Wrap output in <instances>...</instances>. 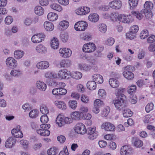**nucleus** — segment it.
Masks as SVG:
<instances>
[{
  "instance_id": "423d86ee",
  "label": "nucleus",
  "mask_w": 155,
  "mask_h": 155,
  "mask_svg": "<svg viewBox=\"0 0 155 155\" xmlns=\"http://www.w3.org/2000/svg\"><path fill=\"white\" fill-rule=\"evenodd\" d=\"M5 63L7 66L11 68H15L18 65L17 61L12 57L8 58L6 60Z\"/></svg>"
},
{
  "instance_id": "58836bf2",
  "label": "nucleus",
  "mask_w": 155,
  "mask_h": 155,
  "mask_svg": "<svg viewBox=\"0 0 155 155\" xmlns=\"http://www.w3.org/2000/svg\"><path fill=\"white\" fill-rule=\"evenodd\" d=\"M128 3L130 9H133L137 7L138 5V0H129Z\"/></svg>"
},
{
  "instance_id": "b1692460",
  "label": "nucleus",
  "mask_w": 155,
  "mask_h": 155,
  "mask_svg": "<svg viewBox=\"0 0 155 155\" xmlns=\"http://www.w3.org/2000/svg\"><path fill=\"white\" fill-rule=\"evenodd\" d=\"M71 64V61L69 59H64L60 63L61 67L67 68L70 67Z\"/></svg>"
},
{
  "instance_id": "a211bd4d",
  "label": "nucleus",
  "mask_w": 155,
  "mask_h": 155,
  "mask_svg": "<svg viewBox=\"0 0 155 155\" xmlns=\"http://www.w3.org/2000/svg\"><path fill=\"white\" fill-rule=\"evenodd\" d=\"M131 153V149L127 146H124L122 147L120 150V154L121 155H130Z\"/></svg>"
},
{
  "instance_id": "c9c22d12",
  "label": "nucleus",
  "mask_w": 155,
  "mask_h": 155,
  "mask_svg": "<svg viewBox=\"0 0 155 155\" xmlns=\"http://www.w3.org/2000/svg\"><path fill=\"white\" fill-rule=\"evenodd\" d=\"M70 75L71 76L72 78L76 79H79L82 77V74L78 71L73 72L71 74H70Z\"/></svg>"
},
{
  "instance_id": "0eeeda50",
  "label": "nucleus",
  "mask_w": 155,
  "mask_h": 155,
  "mask_svg": "<svg viewBox=\"0 0 155 155\" xmlns=\"http://www.w3.org/2000/svg\"><path fill=\"white\" fill-rule=\"evenodd\" d=\"M117 18L120 22L126 23H129L133 21V19L131 15H130L127 16L121 14L119 15L118 16Z\"/></svg>"
},
{
  "instance_id": "0e129e2a",
  "label": "nucleus",
  "mask_w": 155,
  "mask_h": 155,
  "mask_svg": "<svg viewBox=\"0 0 155 155\" xmlns=\"http://www.w3.org/2000/svg\"><path fill=\"white\" fill-rule=\"evenodd\" d=\"M139 30L138 26L134 25L132 26L130 28V32L136 34Z\"/></svg>"
},
{
  "instance_id": "5701e85b",
  "label": "nucleus",
  "mask_w": 155,
  "mask_h": 155,
  "mask_svg": "<svg viewBox=\"0 0 155 155\" xmlns=\"http://www.w3.org/2000/svg\"><path fill=\"white\" fill-rule=\"evenodd\" d=\"M56 121L59 127H61L64 124V119L63 116L59 115L56 118Z\"/></svg>"
},
{
  "instance_id": "aec40b11",
  "label": "nucleus",
  "mask_w": 155,
  "mask_h": 155,
  "mask_svg": "<svg viewBox=\"0 0 155 155\" xmlns=\"http://www.w3.org/2000/svg\"><path fill=\"white\" fill-rule=\"evenodd\" d=\"M59 75L61 79H68L70 74L67 72L66 70L63 69L59 71L58 72Z\"/></svg>"
},
{
  "instance_id": "a18cd8bd",
  "label": "nucleus",
  "mask_w": 155,
  "mask_h": 155,
  "mask_svg": "<svg viewBox=\"0 0 155 155\" xmlns=\"http://www.w3.org/2000/svg\"><path fill=\"white\" fill-rule=\"evenodd\" d=\"M48 155H55L57 153V149L55 147L51 148L47 151Z\"/></svg>"
},
{
  "instance_id": "f257e3e1",
  "label": "nucleus",
  "mask_w": 155,
  "mask_h": 155,
  "mask_svg": "<svg viewBox=\"0 0 155 155\" xmlns=\"http://www.w3.org/2000/svg\"><path fill=\"white\" fill-rule=\"evenodd\" d=\"M31 127L32 129L35 130L37 133L41 136H47L50 134V131L48 130L50 127V124H42L40 125V129H38V126L34 123H32Z\"/></svg>"
},
{
  "instance_id": "e433bc0d",
  "label": "nucleus",
  "mask_w": 155,
  "mask_h": 155,
  "mask_svg": "<svg viewBox=\"0 0 155 155\" xmlns=\"http://www.w3.org/2000/svg\"><path fill=\"white\" fill-rule=\"evenodd\" d=\"M22 74V71L19 69L12 70L10 74L13 77H17L20 76Z\"/></svg>"
},
{
  "instance_id": "de8ad7c7",
  "label": "nucleus",
  "mask_w": 155,
  "mask_h": 155,
  "mask_svg": "<svg viewBox=\"0 0 155 155\" xmlns=\"http://www.w3.org/2000/svg\"><path fill=\"white\" fill-rule=\"evenodd\" d=\"M20 144L23 146L24 149H27L29 147V143L28 141L25 140H22L20 141Z\"/></svg>"
},
{
  "instance_id": "1a4fd4ad",
  "label": "nucleus",
  "mask_w": 155,
  "mask_h": 155,
  "mask_svg": "<svg viewBox=\"0 0 155 155\" xmlns=\"http://www.w3.org/2000/svg\"><path fill=\"white\" fill-rule=\"evenodd\" d=\"M59 51L60 56L64 58L69 57L72 54L71 51L67 48H61Z\"/></svg>"
},
{
  "instance_id": "bf43d9fd",
  "label": "nucleus",
  "mask_w": 155,
  "mask_h": 155,
  "mask_svg": "<svg viewBox=\"0 0 155 155\" xmlns=\"http://www.w3.org/2000/svg\"><path fill=\"white\" fill-rule=\"evenodd\" d=\"M98 95L101 97L105 98L106 97V93L105 90L103 89H100L98 91Z\"/></svg>"
},
{
  "instance_id": "864d4df0",
  "label": "nucleus",
  "mask_w": 155,
  "mask_h": 155,
  "mask_svg": "<svg viewBox=\"0 0 155 155\" xmlns=\"http://www.w3.org/2000/svg\"><path fill=\"white\" fill-rule=\"evenodd\" d=\"M131 13L133 15L136 16V18L139 20H140L142 18V15L138 12L132 11L131 12Z\"/></svg>"
},
{
  "instance_id": "9b49d317",
  "label": "nucleus",
  "mask_w": 155,
  "mask_h": 155,
  "mask_svg": "<svg viewBox=\"0 0 155 155\" xmlns=\"http://www.w3.org/2000/svg\"><path fill=\"white\" fill-rule=\"evenodd\" d=\"M45 35L43 33L33 35L31 38V41L33 43H37L44 40Z\"/></svg>"
},
{
  "instance_id": "c03bdc74",
  "label": "nucleus",
  "mask_w": 155,
  "mask_h": 155,
  "mask_svg": "<svg viewBox=\"0 0 155 155\" xmlns=\"http://www.w3.org/2000/svg\"><path fill=\"white\" fill-rule=\"evenodd\" d=\"M110 110V108L108 106L105 107L101 112V115L103 117H106L109 114Z\"/></svg>"
},
{
  "instance_id": "f704fd0d",
  "label": "nucleus",
  "mask_w": 155,
  "mask_h": 155,
  "mask_svg": "<svg viewBox=\"0 0 155 155\" xmlns=\"http://www.w3.org/2000/svg\"><path fill=\"white\" fill-rule=\"evenodd\" d=\"M44 9L41 6H36L35 8V12L36 14L38 15H41L44 13Z\"/></svg>"
},
{
  "instance_id": "6e6552de",
  "label": "nucleus",
  "mask_w": 155,
  "mask_h": 155,
  "mask_svg": "<svg viewBox=\"0 0 155 155\" xmlns=\"http://www.w3.org/2000/svg\"><path fill=\"white\" fill-rule=\"evenodd\" d=\"M87 24L84 21H79L75 24L74 28L77 31H83L87 28Z\"/></svg>"
},
{
  "instance_id": "c85d7f7f",
  "label": "nucleus",
  "mask_w": 155,
  "mask_h": 155,
  "mask_svg": "<svg viewBox=\"0 0 155 155\" xmlns=\"http://www.w3.org/2000/svg\"><path fill=\"white\" fill-rule=\"evenodd\" d=\"M88 19L90 21L95 22L99 20V16L97 14L93 13L89 16Z\"/></svg>"
},
{
  "instance_id": "2eb2a0df",
  "label": "nucleus",
  "mask_w": 155,
  "mask_h": 155,
  "mask_svg": "<svg viewBox=\"0 0 155 155\" xmlns=\"http://www.w3.org/2000/svg\"><path fill=\"white\" fill-rule=\"evenodd\" d=\"M36 87L39 91H44L47 88L46 84L41 81H38L35 84Z\"/></svg>"
},
{
  "instance_id": "ddd939ff",
  "label": "nucleus",
  "mask_w": 155,
  "mask_h": 155,
  "mask_svg": "<svg viewBox=\"0 0 155 155\" xmlns=\"http://www.w3.org/2000/svg\"><path fill=\"white\" fill-rule=\"evenodd\" d=\"M122 5V2L120 0L113 1L110 2L109 4V6L110 7L115 9H120Z\"/></svg>"
},
{
  "instance_id": "774afa93",
  "label": "nucleus",
  "mask_w": 155,
  "mask_h": 155,
  "mask_svg": "<svg viewBox=\"0 0 155 155\" xmlns=\"http://www.w3.org/2000/svg\"><path fill=\"white\" fill-rule=\"evenodd\" d=\"M57 140L61 143H62L65 142L66 138L64 136L60 135L57 137Z\"/></svg>"
},
{
  "instance_id": "6ab92c4d",
  "label": "nucleus",
  "mask_w": 155,
  "mask_h": 155,
  "mask_svg": "<svg viewBox=\"0 0 155 155\" xmlns=\"http://www.w3.org/2000/svg\"><path fill=\"white\" fill-rule=\"evenodd\" d=\"M92 79L97 84H101L103 82V78L102 76L98 74L93 75L92 77Z\"/></svg>"
},
{
  "instance_id": "c756f323",
  "label": "nucleus",
  "mask_w": 155,
  "mask_h": 155,
  "mask_svg": "<svg viewBox=\"0 0 155 155\" xmlns=\"http://www.w3.org/2000/svg\"><path fill=\"white\" fill-rule=\"evenodd\" d=\"M133 142L134 143V145L137 148L141 147L143 144L142 141L136 137L133 138Z\"/></svg>"
},
{
  "instance_id": "6e6d98bb",
  "label": "nucleus",
  "mask_w": 155,
  "mask_h": 155,
  "mask_svg": "<svg viewBox=\"0 0 155 155\" xmlns=\"http://www.w3.org/2000/svg\"><path fill=\"white\" fill-rule=\"evenodd\" d=\"M153 103H148L146 106L145 107L146 111L147 113L149 112L152 110L153 109Z\"/></svg>"
},
{
  "instance_id": "412c9836",
  "label": "nucleus",
  "mask_w": 155,
  "mask_h": 155,
  "mask_svg": "<svg viewBox=\"0 0 155 155\" xmlns=\"http://www.w3.org/2000/svg\"><path fill=\"white\" fill-rule=\"evenodd\" d=\"M36 52L39 53L44 54L47 52L46 47L42 44H39L37 45L35 48Z\"/></svg>"
},
{
  "instance_id": "bb28decb",
  "label": "nucleus",
  "mask_w": 155,
  "mask_h": 155,
  "mask_svg": "<svg viewBox=\"0 0 155 155\" xmlns=\"http://www.w3.org/2000/svg\"><path fill=\"white\" fill-rule=\"evenodd\" d=\"M78 67L81 70L86 71H90L91 68L90 65L84 63L79 64Z\"/></svg>"
},
{
  "instance_id": "7ed1b4c3",
  "label": "nucleus",
  "mask_w": 155,
  "mask_h": 155,
  "mask_svg": "<svg viewBox=\"0 0 155 155\" xmlns=\"http://www.w3.org/2000/svg\"><path fill=\"white\" fill-rule=\"evenodd\" d=\"M153 3L151 2L146 1L144 5V9L142 12L145 14V16L149 15V17H151L152 14L151 10L153 9Z\"/></svg>"
},
{
  "instance_id": "393cba45",
  "label": "nucleus",
  "mask_w": 155,
  "mask_h": 155,
  "mask_svg": "<svg viewBox=\"0 0 155 155\" xmlns=\"http://www.w3.org/2000/svg\"><path fill=\"white\" fill-rule=\"evenodd\" d=\"M55 104L58 108L62 110H65L66 108V104L63 101H55Z\"/></svg>"
},
{
  "instance_id": "603ef678",
  "label": "nucleus",
  "mask_w": 155,
  "mask_h": 155,
  "mask_svg": "<svg viewBox=\"0 0 155 155\" xmlns=\"http://www.w3.org/2000/svg\"><path fill=\"white\" fill-rule=\"evenodd\" d=\"M61 40L64 42H66L68 40V35L66 33L62 34L60 35Z\"/></svg>"
},
{
  "instance_id": "4c0bfd02",
  "label": "nucleus",
  "mask_w": 155,
  "mask_h": 155,
  "mask_svg": "<svg viewBox=\"0 0 155 155\" xmlns=\"http://www.w3.org/2000/svg\"><path fill=\"white\" fill-rule=\"evenodd\" d=\"M123 74L124 77L128 80H132L134 77V75L131 72H123Z\"/></svg>"
},
{
  "instance_id": "09e8293b",
  "label": "nucleus",
  "mask_w": 155,
  "mask_h": 155,
  "mask_svg": "<svg viewBox=\"0 0 155 155\" xmlns=\"http://www.w3.org/2000/svg\"><path fill=\"white\" fill-rule=\"evenodd\" d=\"M98 29L101 32L104 33L107 31V26L104 24H100L99 25Z\"/></svg>"
},
{
  "instance_id": "7c9ffc66",
  "label": "nucleus",
  "mask_w": 155,
  "mask_h": 155,
  "mask_svg": "<svg viewBox=\"0 0 155 155\" xmlns=\"http://www.w3.org/2000/svg\"><path fill=\"white\" fill-rule=\"evenodd\" d=\"M59 25L61 30H64L68 28L69 25V23L67 21L63 20L59 22Z\"/></svg>"
},
{
  "instance_id": "37998d69",
  "label": "nucleus",
  "mask_w": 155,
  "mask_h": 155,
  "mask_svg": "<svg viewBox=\"0 0 155 155\" xmlns=\"http://www.w3.org/2000/svg\"><path fill=\"white\" fill-rule=\"evenodd\" d=\"M104 49V47L102 46H99L97 49V50L95 53V55L97 57H101L102 54L101 53Z\"/></svg>"
},
{
  "instance_id": "e2e57ef3",
  "label": "nucleus",
  "mask_w": 155,
  "mask_h": 155,
  "mask_svg": "<svg viewBox=\"0 0 155 155\" xmlns=\"http://www.w3.org/2000/svg\"><path fill=\"white\" fill-rule=\"evenodd\" d=\"M114 39L113 38H108L106 42V44L109 46L113 45L114 42Z\"/></svg>"
},
{
  "instance_id": "20e7f679",
  "label": "nucleus",
  "mask_w": 155,
  "mask_h": 155,
  "mask_svg": "<svg viewBox=\"0 0 155 155\" xmlns=\"http://www.w3.org/2000/svg\"><path fill=\"white\" fill-rule=\"evenodd\" d=\"M86 133L88 135V138L91 140L95 139L97 136V133L95 128L89 127L86 130Z\"/></svg>"
},
{
  "instance_id": "052dcab7",
  "label": "nucleus",
  "mask_w": 155,
  "mask_h": 155,
  "mask_svg": "<svg viewBox=\"0 0 155 155\" xmlns=\"http://www.w3.org/2000/svg\"><path fill=\"white\" fill-rule=\"evenodd\" d=\"M103 104V102L99 99L96 100L94 102V105L96 107H100Z\"/></svg>"
},
{
  "instance_id": "13d9d810",
  "label": "nucleus",
  "mask_w": 155,
  "mask_h": 155,
  "mask_svg": "<svg viewBox=\"0 0 155 155\" xmlns=\"http://www.w3.org/2000/svg\"><path fill=\"white\" fill-rule=\"evenodd\" d=\"M13 20L12 17L10 16H8L6 17L5 21L6 24L9 25L12 22Z\"/></svg>"
},
{
  "instance_id": "680f3d73",
  "label": "nucleus",
  "mask_w": 155,
  "mask_h": 155,
  "mask_svg": "<svg viewBox=\"0 0 155 155\" xmlns=\"http://www.w3.org/2000/svg\"><path fill=\"white\" fill-rule=\"evenodd\" d=\"M126 37L127 38L132 40L135 38V34L133 32L129 31L126 34Z\"/></svg>"
},
{
  "instance_id": "f3484780",
  "label": "nucleus",
  "mask_w": 155,
  "mask_h": 155,
  "mask_svg": "<svg viewBox=\"0 0 155 155\" xmlns=\"http://www.w3.org/2000/svg\"><path fill=\"white\" fill-rule=\"evenodd\" d=\"M11 133L13 136L16 138H21L23 137L22 133L19 128L13 129L12 130Z\"/></svg>"
},
{
  "instance_id": "f8f14e48",
  "label": "nucleus",
  "mask_w": 155,
  "mask_h": 155,
  "mask_svg": "<svg viewBox=\"0 0 155 155\" xmlns=\"http://www.w3.org/2000/svg\"><path fill=\"white\" fill-rule=\"evenodd\" d=\"M101 128L107 131H113L115 130L114 126L109 122H105L101 125Z\"/></svg>"
},
{
  "instance_id": "4468645a",
  "label": "nucleus",
  "mask_w": 155,
  "mask_h": 155,
  "mask_svg": "<svg viewBox=\"0 0 155 155\" xmlns=\"http://www.w3.org/2000/svg\"><path fill=\"white\" fill-rule=\"evenodd\" d=\"M49 66V63L46 61H41L36 64V68L40 70H43L48 68Z\"/></svg>"
},
{
  "instance_id": "72a5a7b5",
  "label": "nucleus",
  "mask_w": 155,
  "mask_h": 155,
  "mask_svg": "<svg viewBox=\"0 0 155 155\" xmlns=\"http://www.w3.org/2000/svg\"><path fill=\"white\" fill-rule=\"evenodd\" d=\"M51 46L52 48L54 49H57L59 46V42L57 38H54L51 41Z\"/></svg>"
},
{
  "instance_id": "49530a36",
  "label": "nucleus",
  "mask_w": 155,
  "mask_h": 155,
  "mask_svg": "<svg viewBox=\"0 0 155 155\" xmlns=\"http://www.w3.org/2000/svg\"><path fill=\"white\" fill-rule=\"evenodd\" d=\"M81 116V114L78 111L74 112L71 114V117L75 120L80 119Z\"/></svg>"
},
{
  "instance_id": "5fc2aeb1",
  "label": "nucleus",
  "mask_w": 155,
  "mask_h": 155,
  "mask_svg": "<svg viewBox=\"0 0 155 155\" xmlns=\"http://www.w3.org/2000/svg\"><path fill=\"white\" fill-rule=\"evenodd\" d=\"M148 35V31L147 30L142 31L140 35V37L142 39H144Z\"/></svg>"
},
{
  "instance_id": "4d7b16f0",
  "label": "nucleus",
  "mask_w": 155,
  "mask_h": 155,
  "mask_svg": "<svg viewBox=\"0 0 155 155\" xmlns=\"http://www.w3.org/2000/svg\"><path fill=\"white\" fill-rule=\"evenodd\" d=\"M40 120L42 123L46 124L48 121V117L46 114H44L41 117Z\"/></svg>"
},
{
  "instance_id": "a878e982",
  "label": "nucleus",
  "mask_w": 155,
  "mask_h": 155,
  "mask_svg": "<svg viewBox=\"0 0 155 155\" xmlns=\"http://www.w3.org/2000/svg\"><path fill=\"white\" fill-rule=\"evenodd\" d=\"M25 54L24 52L21 50H17L14 52V58L17 59H19L21 58Z\"/></svg>"
},
{
  "instance_id": "3c124183",
  "label": "nucleus",
  "mask_w": 155,
  "mask_h": 155,
  "mask_svg": "<svg viewBox=\"0 0 155 155\" xmlns=\"http://www.w3.org/2000/svg\"><path fill=\"white\" fill-rule=\"evenodd\" d=\"M38 111L36 110H31L29 113V116L32 118L36 117L38 115Z\"/></svg>"
},
{
  "instance_id": "39448f33",
  "label": "nucleus",
  "mask_w": 155,
  "mask_h": 155,
  "mask_svg": "<svg viewBox=\"0 0 155 155\" xmlns=\"http://www.w3.org/2000/svg\"><path fill=\"white\" fill-rule=\"evenodd\" d=\"M96 48V47L94 44L89 43L83 45V50L85 52L90 53L94 51Z\"/></svg>"
},
{
  "instance_id": "69168bd1",
  "label": "nucleus",
  "mask_w": 155,
  "mask_h": 155,
  "mask_svg": "<svg viewBox=\"0 0 155 155\" xmlns=\"http://www.w3.org/2000/svg\"><path fill=\"white\" fill-rule=\"evenodd\" d=\"M136 90V86L135 85H132L128 87L127 92L129 94H131L134 92Z\"/></svg>"
},
{
  "instance_id": "4be33fe9",
  "label": "nucleus",
  "mask_w": 155,
  "mask_h": 155,
  "mask_svg": "<svg viewBox=\"0 0 155 155\" xmlns=\"http://www.w3.org/2000/svg\"><path fill=\"white\" fill-rule=\"evenodd\" d=\"M44 26L45 29L48 31H51L54 28V25L51 22H45L44 24Z\"/></svg>"
},
{
  "instance_id": "338daca9",
  "label": "nucleus",
  "mask_w": 155,
  "mask_h": 155,
  "mask_svg": "<svg viewBox=\"0 0 155 155\" xmlns=\"http://www.w3.org/2000/svg\"><path fill=\"white\" fill-rule=\"evenodd\" d=\"M79 110L81 113H87L88 110V108L87 107L81 106L79 108Z\"/></svg>"
},
{
  "instance_id": "8fccbe9b",
  "label": "nucleus",
  "mask_w": 155,
  "mask_h": 155,
  "mask_svg": "<svg viewBox=\"0 0 155 155\" xmlns=\"http://www.w3.org/2000/svg\"><path fill=\"white\" fill-rule=\"evenodd\" d=\"M77 102L76 101L70 100L68 102V104L70 107L73 109H75L77 106Z\"/></svg>"
},
{
  "instance_id": "ea45409f",
  "label": "nucleus",
  "mask_w": 155,
  "mask_h": 155,
  "mask_svg": "<svg viewBox=\"0 0 155 155\" xmlns=\"http://www.w3.org/2000/svg\"><path fill=\"white\" fill-rule=\"evenodd\" d=\"M51 7L54 10L59 12L61 11L62 10V7L56 3H54L51 4Z\"/></svg>"
},
{
  "instance_id": "473e14b6",
  "label": "nucleus",
  "mask_w": 155,
  "mask_h": 155,
  "mask_svg": "<svg viewBox=\"0 0 155 155\" xmlns=\"http://www.w3.org/2000/svg\"><path fill=\"white\" fill-rule=\"evenodd\" d=\"M47 18L48 20L51 21H54L58 18L57 14L53 12H50L47 15Z\"/></svg>"
},
{
  "instance_id": "2f4dec72",
  "label": "nucleus",
  "mask_w": 155,
  "mask_h": 155,
  "mask_svg": "<svg viewBox=\"0 0 155 155\" xmlns=\"http://www.w3.org/2000/svg\"><path fill=\"white\" fill-rule=\"evenodd\" d=\"M96 84L95 81H89L87 84V88L91 90H93L96 88Z\"/></svg>"
},
{
  "instance_id": "f03ea898",
  "label": "nucleus",
  "mask_w": 155,
  "mask_h": 155,
  "mask_svg": "<svg viewBox=\"0 0 155 155\" xmlns=\"http://www.w3.org/2000/svg\"><path fill=\"white\" fill-rule=\"evenodd\" d=\"M121 97H118L117 99L114 101V103L115 107L119 110L123 109L126 106L125 102L126 100L125 95H122Z\"/></svg>"
},
{
  "instance_id": "dca6fc26",
  "label": "nucleus",
  "mask_w": 155,
  "mask_h": 155,
  "mask_svg": "<svg viewBox=\"0 0 155 155\" xmlns=\"http://www.w3.org/2000/svg\"><path fill=\"white\" fill-rule=\"evenodd\" d=\"M16 143V140L13 137H9L6 141L5 146L7 148H11L14 146Z\"/></svg>"
},
{
  "instance_id": "79ce46f5",
  "label": "nucleus",
  "mask_w": 155,
  "mask_h": 155,
  "mask_svg": "<svg viewBox=\"0 0 155 155\" xmlns=\"http://www.w3.org/2000/svg\"><path fill=\"white\" fill-rule=\"evenodd\" d=\"M123 115L124 117H130L132 115V112L129 109H126L124 110L123 112Z\"/></svg>"
},
{
  "instance_id": "cd10ccee",
  "label": "nucleus",
  "mask_w": 155,
  "mask_h": 155,
  "mask_svg": "<svg viewBox=\"0 0 155 155\" xmlns=\"http://www.w3.org/2000/svg\"><path fill=\"white\" fill-rule=\"evenodd\" d=\"M109 82L110 85L113 88L117 87L119 85V82L116 79L110 78Z\"/></svg>"
},
{
  "instance_id": "a19ab883",
  "label": "nucleus",
  "mask_w": 155,
  "mask_h": 155,
  "mask_svg": "<svg viewBox=\"0 0 155 155\" xmlns=\"http://www.w3.org/2000/svg\"><path fill=\"white\" fill-rule=\"evenodd\" d=\"M40 110L41 112L43 114H47L49 112V110L46 106L45 104H41L40 107Z\"/></svg>"
},
{
  "instance_id": "9d476101",
  "label": "nucleus",
  "mask_w": 155,
  "mask_h": 155,
  "mask_svg": "<svg viewBox=\"0 0 155 155\" xmlns=\"http://www.w3.org/2000/svg\"><path fill=\"white\" fill-rule=\"evenodd\" d=\"M74 130L77 133L81 134L85 133L86 130L85 125L81 123L77 124L75 127Z\"/></svg>"
}]
</instances>
